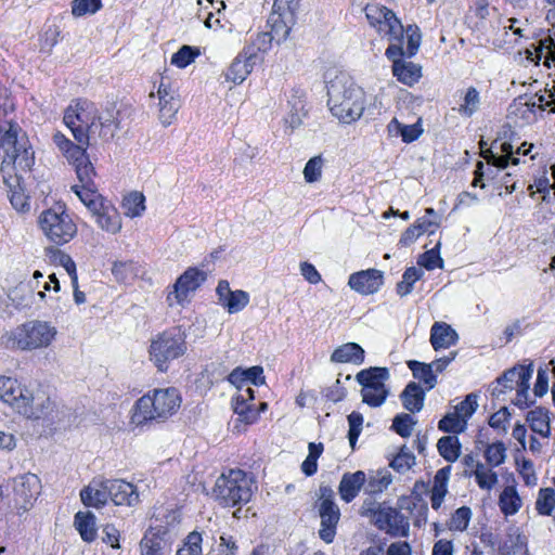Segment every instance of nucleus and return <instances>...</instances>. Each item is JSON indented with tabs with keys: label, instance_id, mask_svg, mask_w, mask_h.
I'll use <instances>...</instances> for the list:
<instances>
[{
	"label": "nucleus",
	"instance_id": "1",
	"mask_svg": "<svg viewBox=\"0 0 555 555\" xmlns=\"http://www.w3.org/2000/svg\"><path fill=\"white\" fill-rule=\"evenodd\" d=\"M53 142L63 153L69 164L75 168L80 184H75L72 190L95 218L98 225L112 234L121 230V218L114 205L105 199L94 183L95 170L88 154L68 140L63 133L56 132Z\"/></svg>",
	"mask_w": 555,
	"mask_h": 555
},
{
	"label": "nucleus",
	"instance_id": "2",
	"mask_svg": "<svg viewBox=\"0 0 555 555\" xmlns=\"http://www.w3.org/2000/svg\"><path fill=\"white\" fill-rule=\"evenodd\" d=\"M64 124L70 129L75 140L82 150L90 144V139L109 140L119 128L117 112L105 109L100 112L96 105L88 100L74 101L65 111ZM87 154V151H85Z\"/></svg>",
	"mask_w": 555,
	"mask_h": 555
},
{
	"label": "nucleus",
	"instance_id": "3",
	"mask_svg": "<svg viewBox=\"0 0 555 555\" xmlns=\"http://www.w3.org/2000/svg\"><path fill=\"white\" fill-rule=\"evenodd\" d=\"M0 401L27 420H40L52 410V401L42 389L14 376H0Z\"/></svg>",
	"mask_w": 555,
	"mask_h": 555
},
{
	"label": "nucleus",
	"instance_id": "4",
	"mask_svg": "<svg viewBox=\"0 0 555 555\" xmlns=\"http://www.w3.org/2000/svg\"><path fill=\"white\" fill-rule=\"evenodd\" d=\"M327 105L340 122L350 125L361 118L366 105L364 90L346 73L327 82Z\"/></svg>",
	"mask_w": 555,
	"mask_h": 555
},
{
	"label": "nucleus",
	"instance_id": "5",
	"mask_svg": "<svg viewBox=\"0 0 555 555\" xmlns=\"http://www.w3.org/2000/svg\"><path fill=\"white\" fill-rule=\"evenodd\" d=\"M57 328L49 321L30 320L3 333L0 344L11 351H35L51 347Z\"/></svg>",
	"mask_w": 555,
	"mask_h": 555
},
{
	"label": "nucleus",
	"instance_id": "6",
	"mask_svg": "<svg viewBox=\"0 0 555 555\" xmlns=\"http://www.w3.org/2000/svg\"><path fill=\"white\" fill-rule=\"evenodd\" d=\"M181 402L175 387L154 389L137 400L131 422L138 426L151 421L164 422L178 412Z\"/></svg>",
	"mask_w": 555,
	"mask_h": 555
},
{
	"label": "nucleus",
	"instance_id": "7",
	"mask_svg": "<svg viewBox=\"0 0 555 555\" xmlns=\"http://www.w3.org/2000/svg\"><path fill=\"white\" fill-rule=\"evenodd\" d=\"M362 517L369 518L378 530L390 537L406 538L410 533V524L398 508L379 503L374 499H365L359 509Z\"/></svg>",
	"mask_w": 555,
	"mask_h": 555
},
{
	"label": "nucleus",
	"instance_id": "8",
	"mask_svg": "<svg viewBox=\"0 0 555 555\" xmlns=\"http://www.w3.org/2000/svg\"><path fill=\"white\" fill-rule=\"evenodd\" d=\"M254 493L251 478L241 469H231L222 474L216 481L214 496L224 507H234L246 504Z\"/></svg>",
	"mask_w": 555,
	"mask_h": 555
},
{
	"label": "nucleus",
	"instance_id": "9",
	"mask_svg": "<svg viewBox=\"0 0 555 555\" xmlns=\"http://www.w3.org/2000/svg\"><path fill=\"white\" fill-rule=\"evenodd\" d=\"M0 144L5 154L1 166L2 175H11L12 169L20 172L30 170L35 162L34 152L25 135H18L16 126L10 125L1 138Z\"/></svg>",
	"mask_w": 555,
	"mask_h": 555
},
{
	"label": "nucleus",
	"instance_id": "10",
	"mask_svg": "<svg viewBox=\"0 0 555 555\" xmlns=\"http://www.w3.org/2000/svg\"><path fill=\"white\" fill-rule=\"evenodd\" d=\"M186 335L181 327H171L157 334L150 345V359L159 372H166L169 363L186 352Z\"/></svg>",
	"mask_w": 555,
	"mask_h": 555
},
{
	"label": "nucleus",
	"instance_id": "11",
	"mask_svg": "<svg viewBox=\"0 0 555 555\" xmlns=\"http://www.w3.org/2000/svg\"><path fill=\"white\" fill-rule=\"evenodd\" d=\"M38 228L46 240L53 245L69 243L77 234V224L62 206L43 210L37 220Z\"/></svg>",
	"mask_w": 555,
	"mask_h": 555
},
{
	"label": "nucleus",
	"instance_id": "12",
	"mask_svg": "<svg viewBox=\"0 0 555 555\" xmlns=\"http://www.w3.org/2000/svg\"><path fill=\"white\" fill-rule=\"evenodd\" d=\"M318 495L317 508L321 519L319 537L325 543H332L340 519V509L335 503V493L331 487L320 486Z\"/></svg>",
	"mask_w": 555,
	"mask_h": 555
},
{
	"label": "nucleus",
	"instance_id": "13",
	"mask_svg": "<svg viewBox=\"0 0 555 555\" xmlns=\"http://www.w3.org/2000/svg\"><path fill=\"white\" fill-rule=\"evenodd\" d=\"M357 382L362 385L363 402L371 406H379L388 396L385 380L389 378L388 370L385 367H370L362 370L356 376Z\"/></svg>",
	"mask_w": 555,
	"mask_h": 555
},
{
	"label": "nucleus",
	"instance_id": "14",
	"mask_svg": "<svg viewBox=\"0 0 555 555\" xmlns=\"http://www.w3.org/2000/svg\"><path fill=\"white\" fill-rule=\"evenodd\" d=\"M370 25L388 41H400L404 37V27L396 14L386 7L367 4L364 9Z\"/></svg>",
	"mask_w": 555,
	"mask_h": 555
},
{
	"label": "nucleus",
	"instance_id": "15",
	"mask_svg": "<svg viewBox=\"0 0 555 555\" xmlns=\"http://www.w3.org/2000/svg\"><path fill=\"white\" fill-rule=\"evenodd\" d=\"M151 99H156L158 120L164 127L170 126L180 109L181 102L178 88L167 77L162 76L156 92L151 91Z\"/></svg>",
	"mask_w": 555,
	"mask_h": 555
},
{
	"label": "nucleus",
	"instance_id": "16",
	"mask_svg": "<svg viewBox=\"0 0 555 555\" xmlns=\"http://www.w3.org/2000/svg\"><path fill=\"white\" fill-rule=\"evenodd\" d=\"M206 273L197 268L186 269L172 285L171 291L168 292L167 302L169 307L186 306L196 289L205 282Z\"/></svg>",
	"mask_w": 555,
	"mask_h": 555
},
{
	"label": "nucleus",
	"instance_id": "17",
	"mask_svg": "<svg viewBox=\"0 0 555 555\" xmlns=\"http://www.w3.org/2000/svg\"><path fill=\"white\" fill-rule=\"evenodd\" d=\"M14 502L17 508L28 511L41 492V481L35 474L17 476L13 481Z\"/></svg>",
	"mask_w": 555,
	"mask_h": 555
},
{
	"label": "nucleus",
	"instance_id": "18",
	"mask_svg": "<svg viewBox=\"0 0 555 555\" xmlns=\"http://www.w3.org/2000/svg\"><path fill=\"white\" fill-rule=\"evenodd\" d=\"M383 283V272L377 269H367L352 273L348 281L350 288L362 295L376 293Z\"/></svg>",
	"mask_w": 555,
	"mask_h": 555
},
{
	"label": "nucleus",
	"instance_id": "19",
	"mask_svg": "<svg viewBox=\"0 0 555 555\" xmlns=\"http://www.w3.org/2000/svg\"><path fill=\"white\" fill-rule=\"evenodd\" d=\"M219 304L229 313L242 311L249 302V295L245 291H232L228 281H220L216 288Z\"/></svg>",
	"mask_w": 555,
	"mask_h": 555
},
{
	"label": "nucleus",
	"instance_id": "20",
	"mask_svg": "<svg viewBox=\"0 0 555 555\" xmlns=\"http://www.w3.org/2000/svg\"><path fill=\"white\" fill-rule=\"evenodd\" d=\"M109 499L116 505L133 506L139 503V493L135 487L122 479H107Z\"/></svg>",
	"mask_w": 555,
	"mask_h": 555
},
{
	"label": "nucleus",
	"instance_id": "21",
	"mask_svg": "<svg viewBox=\"0 0 555 555\" xmlns=\"http://www.w3.org/2000/svg\"><path fill=\"white\" fill-rule=\"evenodd\" d=\"M109 498L107 480H93L80 491V499L86 506L100 508Z\"/></svg>",
	"mask_w": 555,
	"mask_h": 555
},
{
	"label": "nucleus",
	"instance_id": "22",
	"mask_svg": "<svg viewBox=\"0 0 555 555\" xmlns=\"http://www.w3.org/2000/svg\"><path fill=\"white\" fill-rule=\"evenodd\" d=\"M257 65L244 52L237 54L224 73L225 80L233 85L243 83Z\"/></svg>",
	"mask_w": 555,
	"mask_h": 555
},
{
	"label": "nucleus",
	"instance_id": "23",
	"mask_svg": "<svg viewBox=\"0 0 555 555\" xmlns=\"http://www.w3.org/2000/svg\"><path fill=\"white\" fill-rule=\"evenodd\" d=\"M527 59L531 62H535V64L543 60L544 66L548 68L552 66L555 67V31L542 38L538 46L533 48V51L528 49Z\"/></svg>",
	"mask_w": 555,
	"mask_h": 555
},
{
	"label": "nucleus",
	"instance_id": "24",
	"mask_svg": "<svg viewBox=\"0 0 555 555\" xmlns=\"http://www.w3.org/2000/svg\"><path fill=\"white\" fill-rule=\"evenodd\" d=\"M365 481L366 476L362 470L344 474L338 487V492L341 500L346 503L354 500L361 488L365 485Z\"/></svg>",
	"mask_w": 555,
	"mask_h": 555
},
{
	"label": "nucleus",
	"instance_id": "25",
	"mask_svg": "<svg viewBox=\"0 0 555 555\" xmlns=\"http://www.w3.org/2000/svg\"><path fill=\"white\" fill-rule=\"evenodd\" d=\"M529 371L530 377L533 373V363L529 362L527 365H517L513 369L507 370L502 376L496 379L498 386L493 388V395L500 396L504 393L506 389H516L520 386V376L522 372Z\"/></svg>",
	"mask_w": 555,
	"mask_h": 555
},
{
	"label": "nucleus",
	"instance_id": "26",
	"mask_svg": "<svg viewBox=\"0 0 555 555\" xmlns=\"http://www.w3.org/2000/svg\"><path fill=\"white\" fill-rule=\"evenodd\" d=\"M459 339L456 332L444 322H435L430 330V344L435 350L447 349Z\"/></svg>",
	"mask_w": 555,
	"mask_h": 555
},
{
	"label": "nucleus",
	"instance_id": "27",
	"mask_svg": "<svg viewBox=\"0 0 555 555\" xmlns=\"http://www.w3.org/2000/svg\"><path fill=\"white\" fill-rule=\"evenodd\" d=\"M3 181L9 188L8 196L12 206L21 212L29 210L30 204L28 197L21 186V175L16 173L15 177L3 175Z\"/></svg>",
	"mask_w": 555,
	"mask_h": 555
},
{
	"label": "nucleus",
	"instance_id": "28",
	"mask_svg": "<svg viewBox=\"0 0 555 555\" xmlns=\"http://www.w3.org/2000/svg\"><path fill=\"white\" fill-rule=\"evenodd\" d=\"M451 474V467L446 466L437 470L433 487L430 490V503L434 509H439L448 493V482Z\"/></svg>",
	"mask_w": 555,
	"mask_h": 555
},
{
	"label": "nucleus",
	"instance_id": "29",
	"mask_svg": "<svg viewBox=\"0 0 555 555\" xmlns=\"http://www.w3.org/2000/svg\"><path fill=\"white\" fill-rule=\"evenodd\" d=\"M228 380L232 385L253 384L255 386H261L266 384L263 369L260 365L248 369L236 367L229 374Z\"/></svg>",
	"mask_w": 555,
	"mask_h": 555
},
{
	"label": "nucleus",
	"instance_id": "30",
	"mask_svg": "<svg viewBox=\"0 0 555 555\" xmlns=\"http://www.w3.org/2000/svg\"><path fill=\"white\" fill-rule=\"evenodd\" d=\"M74 526L85 542L91 543L98 537L96 517L91 512H78Z\"/></svg>",
	"mask_w": 555,
	"mask_h": 555
},
{
	"label": "nucleus",
	"instance_id": "31",
	"mask_svg": "<svg viewBox=\"0 0 555 555\" xmlns=\"http://www.w3.org/2000/svg\"><path fill=\"white\" fill-rule=\"evenodd\" d=\"M493 468L494 467L477 461L475 469H473L468 476L474 477L479 489L491 492L499 482V476Z\"/></svg>",
	"mask_w": 555,
	"mask_h": 555
},
{
	"label": "nucleus",
	"instance_id": "32",
	"mask_svg": "<svg viewBox=\"0 0 555 555\" xmlns=\"http://www.w3.org/2000/svg\"><path fill=\"white\" fill-rule=\"evenodd\" d=\"M287 104L289 111L286 114L284 121L291 131H293L302 124V119L306 117V102L304 96L296 92L291 96Z\"/></svg>",
	"mask_w": 555,
	"mask_h": 555
},
{
	"label": "nucleus",
	"instance_id": "33",
	"mask_svg": "<svg viewBox=\"0 0 555 555\" xmlns=\"http://www.w3.org/2000/svg\"><path fill=\"white\" fill-rule=\"evenodd\" d=\"M331 360L337 363L362 364L364 361V350L356 343H347L334 350Z\"/></svg>",
	"mask_w": 555,
	"mask_h": 555
},
{
	"label": "nucleus",
	"instance_id": "34",
	"mask_svg": "<svg viewBox=\"0 0 555 555\" xmlns=\"http://www.w3.org/2000/svg\"><path fill=\"white\" fill-rule=\"evenodd\" d=\"M393 76L406 86H413L422 76V68L420 65L409 61H397L392 65Z\"/></svg>",
	"mask_w": 555,
	"mask_h": 555
},
{
	"label": "nucleus",
	"instance_id": "35",
	"mask_svg": "<svg viewBox=\"0 0 555 555\" xmlns=\"http://www.w3.org/2000/svg\"><path fill=\"white\" fill-rule=\"evenodd\" d=\"M272 40L273 37L270 33H258L242 52H244V55H247L249 60L258 64L262 60V54L271 49Z\"/></svg>",
	"mask_w": 555,
	"mask_h": 555
},
{
	"label": "nucleus",
	"instance_id": "36",
	"mask_svg": "<svg viewBox=\"0 0 555 555\" xmlns=\"http://www.w3.org/2000/svg\"><path fill=\"white\" fill-rule=\"evenodd\" d=\"M403 406L411 413L420 412L424 406L425 392L423 388L414 383H409L401 393Z\"/></svg>",
	"mask_w": 555,
	"mask_h": 555
},
{
	"label": "nucleus",
	"instance_id": "37",
	"mask_svg": "<svg viewBox=\"0 0 555 555\" xmlns=\"http://www.w3.org/2000/svg\"><path fill=\"white\" fill-rule=\"evenodd\" d=\"M522 500L515 486H506L499 496V507L505 516H512L519 512Z\"/></svg>",
	"mask_w": 555,
	"mask_h": 555
},
{
	"label": "nucleus",
	"instance_id": "38",
	"mask_svg": "<svg viewBox=\"0 0 555 555\" xmlns=\"http://www.w3.org/2000/svg\"><path fill=\"white\" fill-rule=\"evenodd\" d=\"M439 454L450 463L455 462L461 455V443L455 435L443 436L437 442Z\"/></svg>",
	"mask_w": 555,
	"mask_h": 555
},
{
	"label": "nucleus",
	"instance_id": "39",
	"mask_svg": "<svg viewBox=\"0 0 555 555\" xmlns=\"http://www.w3.org/2000/svg\"><path fill=\"white\" fill-rule=\"evenodd\" d=\"M141 555H166L167 542L155 532L146 533L140 543Z\"/></svg>",
	"mask_w": 555,
	"mask_h": 555
},
{
	"label": "nucleus",
	"instance_id": "40",
	"mask_svg": "<svg viewBox=\"0 0 555 555\" xmlns=\"http://www.w3.org/2000/svg\"><path fill=\"white\" fill-rule=\"evenodd\" d=\"M527 421L532 431L541 435L542 437L550 436V416L546 410L537 408L530 411L527 415Z\"/></svg>",
	"mask_w": 555,
	"mask_h": 555
},
{
	"label": "nucleus",
	"instance_id": "41",
	"mask_svg": "<svg viewBox=\"0 0 555 555\" xmlns=\"http://www.w3.org/2000/svg\"><path fill=\"white\" fill-rule=\"evenodd\" d=\"M387 128L390 134L400 135L405 143L415 141L423 131L417 124L403 125L397 118H392Z\"/></svg>",
	"mask_w": 555,
	"mask_h": 555
},
{
	"label": "nucleus",
	"instance_id": "42",
	"mask_svg": "<svg viewBox=\"0 0 555 555\" xmlns=\"http://www.w3.org/2000/svg\"><path fill=\"white\" fill-rule=\"evenodd\" d=\"M392 482V476L389 470L382 469L370 474L365 485V492L369 494H378L384 492Z\"/></svg>",
	"mask_w": 555,
	"mask_h": 555
},
{
	"label": "nucleus",
	"instance_id": "43",
	"mask_svg": "<svg viewBox=\"0 0 555 555\" xmlns=\"http://www.w3.org/2000/svg\"><path fill=\"white\" fill-rule=\"evenodd\" d=\"M409 369L413 376L426 385L428 390L433 389L437 384V376L433 372V365L411 360L408 362Z\"/></svg>",
	"mask_w": 555,
	"mask_h": 555
},
{
	"label": "nucleus",
	"instance_id": "44",
	"mask_svg": "<svg viewBox=\"0 0 555 555\" xmlns=\"http://www.w3.org/2000/svg\"><path fill=\"white\" fill-rule=\"evenodd\" d=\"M480 104L479 91L475 87H469L463 95V102L460 104L457 112L461 116L468 118L478 112Z\"/></svg>",
	"mask_w": 555,
	"mask_h": 555
},
{
	"label": "nucleus",
	"instance_id": "45",
	"mask_svg": "<svg viewBox=\"0 0 555 555\" xmlns=\"http://www.w3.org/2000/svg\"><path fill=\"white\" fill-rule=\"evenodd\" d=\"M140 272V266L132 261H115L112 267V273L119 282L126 283L134 280Z\"/></svg>",
	"mask_w": 555,
	"mask_h": 555
},
{
	"label": "nucleus",
	"instance_id": "46",
	"mask_svg": "<svg viewBox=\"0 0 555 555\" xmlns=\"http://www.w3.org/2000/svg\"><path fill=\"white\" fill-rule=\"evenodd\" d=\"M145 197L140 192H132L124 197L121 207L127 217L135 218L145 210Z\"/></svg>",
	"mask_w": 555,
	"mask_h": 555
},
{
	"label": "nucleus",
	"instance_id": "47",
	"mask_svg": "<svg viewBox=\"0 0 555 555\" xmlns=\"http://www.w3.org/2000/svg\"><path fill=\"white\" fill-rule=\"evenodd\" d=\"M535 509L539 515L551 516L555 509V490L541 488L535 500Z\"/></svg>",
	"mask_w": 555,
	"mask_h": 555
},
{
	"label": "nucleus",
	"instance_id": "48",
	"mask_svg": "<svg viewBox=\"0 0 555 555\" xmlns=\"http://www.w3.org/2000/svg\"><path fill=\"white\" fill-rule=\"evenodd\" d=\"M483 456L486 460V465L498 467L505 462L506 448L501 441L487 444Z\"/></svg>",
	"mask_w": 555,
	"mask_h": 555
},
{
	"label": "nucleus",
	"instance_id": "49",
	"mask_svg": "<svg viewBox=\"0 0 555 555\" xmlns=\"http://www.w3.org/2000/svg\"><path fill=\"white\" fill-rule=\"evenodd\" d=\"M467 423L465 418L461 417L455 412L444 415L438 423L439 430L456 434L463 433L466 429Z\"/></svg>",
	"mask_w": 555,
	"mask_h": 555
},
{
	"label": "nucleus",
	"instance_id": "50",
	"mask_svg": "<svg viewBox=\"0 0 555 555\" xmlns=\"http://www.w3.org/2000/svg\"><path fill=\"white\" fill-rule=\"evenodd\" d=\"M423 275V271L415 267L408 268L403 275L402 281L397 284V293L400 296H406L413 289V285Z\"/></svg>",
	"mask_w": 555,
	"mask_h": 555
},
{
	"label": "nucleus",
	"instance_id": "51",
	"mask_svg": "<svg viewBox=\"0 0 555 555\" xmlns=\"http://www.w3.org/2000/svg\"><path fill=\"white\" fill-rule=\"evenodd\" d=\"M530 372L526 371L521 373L520 376V386L516 387V398L514 399V404L525 409L528 408L531 403L529 399V382H530Z\"/></svg>",
	"mask_w": 555,
	"mask_h": 555
},
{
	"label": "nucleus",
	"instance_id": "52",
	"mask_svg": "<svg viewBox=\"0 0 555 555\" xmlns=\"http://www.w3.org/2000/svg\"><path fill=\"white\" fill-rule=\"evenodd\" d=\"M472 517L469 507L462 506L457 508L451 516L449 521V529L453 531H464L468 527Z\"/></svg>",
	"mask_w": 555,
	"mask_h": 555
},
{
	"label": "nucleus",
	"instance_id": "53",
	"mask_svg": "<svg viewBox=\"0 0 555 555\" xmlns=\"http://www.w3.org/2000/svg\"><path fill=\"white\" fill-rule=\"evenodd\" d=\"M198 54H199L198 50H196L190 46H182L178 50V52H176L171 56V64L179 68H184L188 65H190Z\"/></svg>",
	"mask_w": 555,
	"mask_h": 555
},
{
	"label": "nucleus",
	"instance_id": "54",
	"mask_svg": "<svg viewBox=\"0 0 555 555\" xmlns=\"http://www.w3.org/2000/svg\"><path fill=\"white\" fill-rule=\"evenodd\" d=\"M440 242L429 250L425 251L418 259L417 263L427 270L442 268L443 260L439 255Z\"/></svg>",
	"mask_w": 555,
	"mask_h": 555
},
{
	"label": "nucleus",
	"instance_id": "55",
	"mask_svg": "<svg viewBox=\"0 0 555 555\" xmlns=\"http://www.w3.org/2000/svg\"><path fill=\"white\" fill-rule=\"evenodd\" d=\"M102 8L101 0H74L72 3V13L76 17L87 14H94Z\"/></svg>",
	"mask_w": 555,
	"mask_h": 555
},
{
	"label": "nucleus",
	"instance_id": "56",
	"mask_svg": "<svg viewBox=\"0 0 555 555\" xmlns=\"http://www.w3.org/2000/svg\"><path fill=\"white\" fill-rule=\"evenodd\" d=\"M202 541L201 533L191 532L184 544L178 550L177 555H202Z\"/></svg>",
	"mask_w": 555,
	"mask_h": 555
},
{
	"label": "nucleus",
	"instance_id": "57",
	"mask_svg": "<svg viewBox=\"0 0 555 555\" xmlns=\"http://www.w3.org/2000/svg\"><path fill=\"white\" fill-rule=\"evenodd\" d=\"M414 424L415 422L410 414L402 413L393 418L392 428L398 435L406 438L412 435Z\"/></svg>",
	"mask_w": 555,
	"mask_h": 555
},
{
	"label": "nucleus",
	"instance_id": "58",
	"mask_svg": "<svg viewBox=\"0 0 555 555\" xmlns=\"http://www.w3.org/2000/svg\"><path fill=\"white\" fill-rule=\"evenodd\" d=\"M323 160L321 156H314L308 160L304 168V177L308 183L320 180L322 176Z\"/></svg>",
	"mask_w": 555,
	"mask_h": 555
},
{
	"label": "nucleus",
	"instance_id": "59",
	"mask_svg": "<svg viewBox=\"0 0 555 555\" xmlns=\"http://www.w3.org/2000/svg\"><path fill=\"white\" fill-rule=\"evenodd\" d=\"M414 464L415 456L411 452L404 450L398 453L390 462V466L400 474L406 473Z\"/></svg>",
	"mask_w": 555,
	"mask_h": 555
},
{
	"label": "nucleus",
	"instance_id": "60",
	"mask_svg": "<svg viewBox=\"0 0 555 555\" xmlns=\"http://www.w3.org/2000/svg\"><path fill=\"white\" fill-rule=\"evenodd\" d=\"M477 399L478 396L476 393L467 395L466 398L455 406L454 412L467 422L478 408Z\"/></svg>",
	"mask_w": 555,
	"mask_h": 555
},
{
	"label": "nucleus",
	"instance_id": "61",
	"mask_svg": "<svg viewBox=\"0 0 555 555\" xmlns=\"http://www.w3.org/2000/svg\"><path fill=\"white\" fill-rule=\"evenodd\" d=\"M348 423H349V433L348 438L351 447L353 448L358 437L361 434L362 430V424H363V416L361 413L353 411L351 414L348 415Z\"/></svg>",
	"mask_w": 555,
	"mask_h": 555
},
{
	"label": "nucleus",
	"instance_id": "62",
	"mask_svg": "<svg viewBox=\"0 0 555 555\" xmlns=\"http://www.w3.org/2000/svg\"><path fill=\"white\" fill-rule=\"evenodd\" d=\"M496 144L498 141L495 140L491 147L480 150V155L488 165L496 167L498 169H505L508 166V159L506 157H499V155L492 151V149L496 147Z\"/></svg>",
	"mask_w": 555,
	"mask_h": 555
},
{
	"label": "nucleus",
	"instance_id": "63",
	"mask_svg": "<svg viewBox=\"0 0 555 555\" xmlns=\"http://www.w3.org/2000/svg\"><path fill=\"white\" fill-rule=\"evenodd\" d=\"M240 551L237 540L229 533H222L219 538L218 555H237Z\"/></svg>",
	"mask_w": 555,
	"mask_h": 555
},
{
	"label": "nucleus",
	"instance_id": "64",
	"mask_svg": "<svg viewBox=\"0 0 555 555\" xmlns=\"http://www.w3.org/2000/svg\"><path fill=\"white\" fill-rule=\"evenodd\" d=\"M532 106H538L541 109H550L555 113V94L552 91H544L542 94H535L531 102Z\"/></svg>",
	"mask_w": 555,
	"mask_h": 555
}]
</instances>
